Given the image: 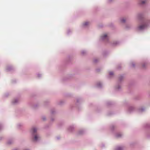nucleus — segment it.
<instances>
[{"mask_svg": "<svg viewBox=\"0 0 150 150\" xmlns=\"http://www.w3.org/2000/svg\"><path fill=\"white\" fill-rule=\"evenodd\" d=\"M146 26H147L146 24H143L139 26L138 27V29L139 30H142V29H144Z\"/></svg>", "mask_w": 150, "mask_h": 150, "instance_id": "nucleus-1", "label": "nucleus"}, {"mask_svg": "<svg viewBox=\"0 0 150 150\" xmlns=\"http://www.w3.org/2000/svg\"><path fill=\"white\" fill-rule=\"evenodd\" d=\"M32 131L33 133H35L37 131V129L35 128H33L32 129Z\"/></svg>", "mask_w": 150, "mask_h": 150, "instance_id": "nucleus-2", "label": "nucleus"}, {"mask_svg": "<svg viewBox=\"0 0 150 150\" xmlns=\"http://www.w3.org/2000/svg\"><path fill=\"white\" fill-rule=\"evenodd\" d=\"M107 37V35L106 34H104L102 36V38L103 39H104Z\"/></svg>", "mask_w": 150, "mask_h": 150, "instance_id": "nucleus-3", "label": "nucleus"}, {"mask_svg": "<svg viewBox=\"0 0 150 150\" xmlns=\"http://www.w3.org/2000/svg\"><path fill=\"white\" fill-rule=\"evenodd\" d=\"M89 24V22H85L83 23V25L84 26H87V25H88Z\"/></svg>", "mask_w": 150, "mask_h": 150, "instance_id": "nucleus-4", "label": "nucleus"}, {"mask_svg": "<svg viewBox=\"0 0 150 150\" xmlns=\"http://www.w3.org/2000/svg\"><path fill=\"white\" fill-rule=\"evenodd\" d=\"M38 137V136L37 135H35V137H34L35 140V141L37 140Z\"/></svg>", "mask_w": 150, "mask_h": 150, "instance_id": "nucleus-5", "label": "nucleus"}, {"mask_svg": "<svg viewBox=\"0 0 150 150\" xmlns=\"http://www.w3.org/2000/svg\"><path fill=\"white\" fill-rule=\"evenodd\" d=\"M18 101V100L17 99H15L13 101V103H16Z\"/></svg>", "mask_w": 150, "mask_h": 150, "instance_id": "nucleus-6", "label": "nucleus"}, {"mask_svg": "<svg viewBox=\"0 0 150 150\" xmlns=\"http://www.w3.org/2000/svg\"><path fill=\"white\" fill-rule=\"evenodd\" d=\"M121 21L122 22H124L125 21V19L124 18H123L121 20Z\"/></svg>", "mask_w": 150, "mask_h": 150, "instance_id": "nucleus-7", "label": "nucleus"}, {"mask_svg": "<svg viewBox=\"0 0 150 150\" xmlns=\"http://www.w3.org/2000/svg\"><path fill=\"white\" fill-rule=\"evenodd\" d=\"M145 1H141V4H143L145 3Z\"/></svg>", "mask_w": 150, "mask_h": 150, "instance_id": "nucleus-8", "label": "nucleus"}, {"mask_svg": "<svg viewBox=\"0 0 150 150\" xmlns=\"http://www.w3.org/2000/svg\"><path fill=\"white\" fill-rule=\"evenodd\" d=\"M109 74L110 75H112L113 74V73L112 72H110L109 73Z\"/></svg>", "mask_w": 150, "mask_h": 150, "instance_id": "nucleus-9", "label": "nucleus"}, {"mask_svg": "<svg viewBox=\"0 0 150 150\" xmlns=\"http://www.w3.org/2000/svg\"><path fill=\"white\" fill-rule=\"evenodd\" d=\"M1 125H0V129L1 128Z\"/></svg>", "mask_w": 150, "mask_h": 150, "instance_id": "nucleus-10", "label": "nucleus"}, {"mask_svg": "<svg viewBox=\"0 0 150 150\" xmlns=\"http://www.w3.org/2000/svg\"><path fill=\"white\" fill-rule=\"evenodd\" d=\"M117 136L118 137H120V136H119L118 135H117Z\"/></svg>", "mask_w": 150, "mask_h": 150, "instance_id": "nucleus-11", "label": "nucleus"}, {"mask_svg": "<svg viewBox=\"0 0 150 150\" xmlns=\"http://www.w3.org/2000/svg\"><path fill=\"white\" fill-rule=\"evenodd\" d=\"M17 150V149H15V150Z\"/></svg>", "mask_w": 150, "mask_h": 150, "instance_id": "nucleus-12", "label": "nucleus"}]
</instances>
